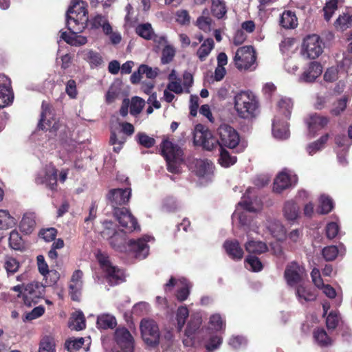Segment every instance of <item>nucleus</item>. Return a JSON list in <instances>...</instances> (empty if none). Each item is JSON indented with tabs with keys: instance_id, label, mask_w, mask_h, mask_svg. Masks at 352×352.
Listing matches in <instances>:
<instances>
[{
	"instance_id": "1",
	"label": "nucleus",
	"mask_w": 352,
	"mask_h": 352,
	"mask_svg": "<svg viewBox=\"0 0 352 352\" xmlns=\"http://www.w3.org/2000/svg\"><path fill=\"white\" fill-rule=\"evenodd\" d=\"M219 140L212 135L205 126L199 124L195 126L193 140L196 145L201 146L204 148L211 151L217 145L230 148H235L239 143L240 138L237 131L232 126L223 124L218 129Z\"/></svg>"
},
{
	"instance_id": "2",
	"label": "nucleus",
	"mask_w": 352,
	"mask_h": 352,
	"mask_svg": "<svg viewBox=\"0 0 352 352\" xmlns=\"http://www.w3.org/2000/svg\"><path fill=\"white\" fill-rule=\"evenodd\" d=\"M278 111L272 122V133L274 138L285 140L289 138L287 120L289 119L293 102L290 98H281L278 102Z\"/></svg>"
},
{
	"instance_id": "3",
	"label": "nucleus",
	"mask_w": 352,
	"mask_h": 352,
	"mask_svg": "<svg viewBox=\"0 0 352 352\" xmlns=\"http://www.w3.org/2000/svg\"><path fill=\"white\" fill-rule=\"evenodd\" d=\"M87 4L82 0H72L66 14V25L69 30L80 33L88 21Z\"/></svg>"
},
{
	"instance_id": "4",
	"label": "nucleus",
	"mask_w": 352,
	"mask_h": 352,
	"mask_svg": "<svg viewBox=\"0 0 352 352\" xmlns=\"http://www.w3.org/2000/svg\"><path fill=\"white\" fill-rule=\"evenodd\" d=\"M118 239L119 236L117 234H114L110 239L109 243L115 250L120 252H129L135 258L142 260L148 255L149 246L147 243L153 240V238L146 235L137 240L131 239L128 241L126 246L117 244L116 241Z\"/></svg>"
},
{
	"instance_id": "5",
	"label": "nucleus",
	"mask_w": 352,
	"mask_h": 352,
	"mask_svg": "<svg viewBox=\"0 0 352 352\" xmlns=\"http://www.w3.org/2000/svg\"><path fill=\"white\" fill-rule=\"evenodd\" d=\"M234 106L240 118L250 119L255 116L258 102L252 91H242L234 96Z\"/></svg>"
},
{
	"instance_id": "6",
	"label": "nucleus",
	"mask_w": 352,
	"mask_h": 352,
	"mask_svg": "<svg viewBox=\"0 0 352 352\" xmlns=\"http://www.w3.org/2000/svg\"><path fill=\"white\" fill-rule=\"evenodd\" d=\"M161 152L166 160L168 170L172 173H180L183 151L178 145L168 140H164L161 144Z\"/></svg>"
},
{
	"instance_id": "7",
	"label": "nucleus",
	"mask_w": 352,
	"mask_h": 352,
	"mask_svg": "<svg viewBox=\"0 0 352 352\" xmlns=\"http://www.w3.org/2000/svg\"><path fill=\"white\" fill-rule=\"evenodd\" d=\"M251 192L252 189L248 188L243 197L244 199L238 204L236 210L232 214V219L237 218L243 226L248 227L250 226L251 218L248 215V212H257L262 209L263 205L260 200L255 199L253 201L246 199V197H248Z\"/></svg>"
},
{
	"instance_id": "8",
	"label": "nucleus",
	"mask_w": 352,
	"mask_h": 352,
	"mask_svg": "<svg viewBox=\"0 0 352 352\" xmlns=\"http://www.w3.org/2000/svg\"><path fill=\"white\" fill-rule=\"evenodd\" d=\"M236 67L240 71H254L257 67L256 52L250 45L239 47L234 57Z\"/></svg>"
},
{
	"instance_id": "9",
	"label": "nucleus",
	"mask_w": 352,
	"mask_h": 352,
	"mask_svg": "<svg viewBox=\"0 0 352 352\" xmlns=\"http://www.w3.org/2000/svg\"><path fill=\"white\" fill-rule=\"evenodd\" d=\"M140 331L142 338L148 346L155 347L159 344L160 339V329L153 320H142Z\"/></svg>"
},
{
	"instance_id": "10",
	"label": "nucleus",
	"mask_w": 352,
	"mask_h": 352,
	"mask_svg": "<svg viewBox=\"0 0 352 352\" xmlns=\"http://www.w3.org/2000/svg\"><path fill=\"white\" fill-rule=\"evenodd\" d=\"M324 44L316 34L309 35L304 38L302 45V54L309 59H316L323 52Z\"/></svg>"
},
{
	"instance_id": "11",
	"label": "nucleus",
	"mask_w": 352,
	"mask_h": 352,
	"mask_svg": "<svg viewBox=\"0 0 352 352\" xmlns=\"http://www.w3.org/2000/svg\"><path fill=\"white\" fill-rule=\"evenodd\" d=\"M97 259L100 267L107 273V279L111 285H116L123 280L124 273L122 270L113 266L109 260V257L102 253L97 254Z\"/></svg>"
},
{
	"instance_id": "12",
	"label": "nucleus",
	"mask_w": 352,
	"mask_h": 352,
	"mask_svg": "<svg viewBox=\"0 0 352 352\" xmlns=\"http://www.w3.org/2000/svg\"><path fill=\"white\" fill-rule=\"evenodd\" d=\"M114 216L120 226L124 229L126 232H132L135 230H140V226L138 225L136 219L127 208H114Z\"/></svg>"
},
{
	"instance_id": "13",
	"label": "nucleus",
	"mask_w": 352,
	"mask_h": 352,
	"mask_svg": "<svg viewBox=\"0 0 352 352\" xmlns=\"http://www.w3.org/2000/svg\"><path fill=\"white\" fill-rule=\"evenodd\" d=\"M35 182L37 184L45 185L47 188L54 190L57 186V170L52 164L46 165L38 173Z\"/></svg>"
},
{
	"instance_id": "14",
	"label": "nucleus",
	"mask_w": 352,
	"mask_h": 352,
	"mask_svg": "<svg viewBox=\"0 0 352 352\" xmlns=\"http://www.w3.org/2000/svg\"><path fill=\"white\" fill-rule=\"evenodd\" d=\"M305 275L304 267L295 261L288 263L284 272L285 279L290 287L296 286L300 283Z\"/></svg>"
},
{
	"instance_id": "15",
	"label": "nucleus",
	"mask_w": 352,
	"mask_h": 352,
	"mask_svg": "<svg viewBox=\"0 0 352 352\" xmlns=\"http://www.w3.org/2000/svg\"><path fill=\"white\" fill-rule=\"evenodd\" d=\"M45 292V287L38 282H32L27 284L23 288V298L24 303L32 306V303H36L37 300L41 298Z\"/></svg>"
},
{
	"instance_id": "16",
	"label": "nucleus",
	"mask_w": 352,
	"mask_h": 352,
	"mask_svg": "<svg viewBox=\"0 0 352 352\" xmlns=\"http://www.w3.org/2000/svg\"><path fill=\"white\" fill-rule=\"evenodd\" d=\"M38 127L41 129L56 131L59 128L58 122L53 118V113L49 104L43 102L42 103V112Z\"/></svg>"
},
{
	"instance_id": "17",
	"label": "nucleus",
	"mask_w": 352,
	"mask_h": 352,
	"mask_svg": "<svg viewBox=\"0 0 352 352\" xmlns=\"http://www.w3.org/2000/svg\"><path fill=\"white\" fill-rule=\"evenodd\" d=\"M174 286H176L177 288L176 294L177 300L179 301L186 300L190 293V284L188 281L184 278L175 279L171 277L169 281L165 284L164 289L166 292L170 291Z\"/></svg>"
},
{
	"instance_id": "18",
	"label": "nucleus",
	"mask_w": 352,
	"mask_h": 352,
	"mask_svg": "<svg viewBox=\"0 0 352 352\" xmlns=\"http://www.w3.org/2000/svg\"><path fill=\"white\" fill-rule=\"evenodd\" d=\"M297 181L296 175H292L285 170L280 172L274 179L273 190L276 192L280 193L284 190L295 185Z\"/></svg>"
},
{
	"instance_id": "19",
	"label": "nucleus",
	"mask_w": 352,
	"mask_h": 352,
	"mask_svg": "<svg viewBox=\"0 0 352 352\" xmlns=\"http://www.w3.org/2000/svg\"><path fill=\"white\" fill-rule=\"evenodd\" d=\"M115 340L123 352H133L134 340L127 329L124 327L116 329Z\"/></svg>"
},
{
	"instance_id": "20",
	"label": "nucleus",
	"mask_w": 352,
	"mask_h": 352,
	"mask_svg": "<svg viewBox=\"0 0 352 352\" xmlns=\"http://www.w3.org/2000/svg\"><path fill=\"white\" fill-rule=\"evenodd\" d=\"M131 196V188H114L109 190L107 195V199L113 207L117 208V206L126 204Z\"/></svg>"
},
{
	"instance_id": "21",
	"label": "nucleus",
	"mask_w": 352,
	"mask_h": 352,
	"mask_svg": "<svg viewBox=\"0 0 352 352\" xmlns=\"http://www.w3.org/2000/svg\"><path fill=\"white\" fill-rule=\"evenodd\" d=\"M201 324V317L198 314H192L190 319L187 324V327L185 331V338L183 340L184 344L186 346H190L194 344V339L197 331L199 330Z\"/></svg>"
},
{
	"instance_id": "22",
	"label": "nucleus",
	"mask_w": 352,
	"mask_h": 352,
	"mask_svg": "<svg viewBox=\"0 0 352 352\" xmlns=\"http://www.w3.org/2000/svg\"><path fill=\"white\" fill-rule=\"evenodd\" d=\"M329 122V118L317 113H314L309 116V118L306 120L309 135L311 138H314L317 134L318 131L322 129Z\"/></svg>"
},
{
	"instance_id": "23",
	"label": "nucleus",
	"mask_w": 352,
	"mask_h": 352,
	"mask_svg": "<svg viewBox=\"0 0 352 352\" xmlns=\"http://www.w3.org/2000/svg\"><path fill=\"white\" fill-rule=\"evenodd\" d=\"M343 69L346 72H352V60L348 56H345L340 64L337 67H329L324 73V79L327 82H333L338 78L339 69Z\"/></svg>"
},
{
	"instance_id": "24",
	"label": "nucleus",
	"mask_w": 352,
	"mask_h": 352,
	"mask_svg": "<svg viewBox=\"0 0 352 352\" xmlns=\"http://www.w3.org/2000/svg\"><path fill=\"white\" fill-rule=\"evenodd\" d=\"M82 272L79 270H75L72 276L69 289V294L73 300L78 301L80 299L82 287Z\"/></svg>"
},
{
	"instance_id": "25",
	"label": "nucleus",
	"mask_w": 352,
	"mask_h": 352,
	"mask_svg": "<svg viewBox=\"0 0 352 352\" xmlns=\"http://www.w3.org/2000/svg\"><path fill=\"white\" fill-rule=\"evenodd\" d=\"M322 72V67L318 62H311L299 78L300 82H314Z\"/></svg>"
},
{
	"instance_id": "26",
	"label": "nucleus",
	"mask_w": 352,
	"mask_h": 352,
	"mask_svg": "<svg viewBox=\"0 0 352 352\" xmlns=\"http://www.w3.org/2000/svg\"><path fill=\"white\" fill-rule=\"evenodd\" d=\"M194 165V171L199 177H209L213 173V164L208 160H196Z\"/></svg>"
},
{
	"instance_id": "27",
	"label": "nucleus",
	"mask_w": 352,
	"mask_h": 352,
	"mask_svg": "<svg viewBox=\"0 0 352 352\" xmlns=\"http://www.w3.org/2000/svg\"><path fill=\"white\" fill-rule=\"evenodd\" d=\"M266 227L271 234L277 240H283L286 236V230L283 224L276 219H267Z\"/></svg>"
},
{
	"instance_id": "28",
	"label": "nucleus",
	"mask_w": 352,
	"mask_h": 352,
	"mask_svg": "<svg viewBox=\"0 0 352 352\" xmlns=\"http://www.w3.org/2000/svg\"><path fill=\"white\" fill-rule=\"evenodd\" d=\"M226 253L234 260H240L243 256V250L236 241L227 240L223 244Z\"/></svg>"
},
{
	"instance_id": "29",
	"label": "nucleus",
	"mask_w": 352,
	"mask_h": 352,
	"mask_svg": "<svg viewBox=\"0 0 352 352\" xmlns=\"http://www.w3.org/2000/svg\"><path fill=\"white\" fill-rule=\"evenodd\" d=\"M296 296L301 304L309 301H314L316 298V294L311 290L302 285H299L296 289Z\"/></svg>"
},
{
	"instance_id": "30",
	"label": "nucleus",
	"mask_w": 352,
	"mask_h": 352,
	"mask_svg": "<svg viewBox=\"0 0 352 352\" xmlns=\"http://www.w3.org/2000/svg\"><path fill=\"white\" fill-rule=\"evenodd\" d=\"M69 31V34H67L66 32H60V38L64 40L67 43L74 46H80L87 43V37L78 35V33L77 32Z\"/></svg>"
},
{
	"instance_id": "31",
	"label": "nucleus",
	"mask_w": 352,
	"mask_h": 352,
	"mask_svg": "<svg viewBox=\"0 0 352 352\" xmlns=\"http://www.w3.org/2000/svg\"><path fill=\"white\" fill-rule=\"evenodd\" d=\"M283 214L288 221L294 222L299 216V207L294 201H287L284 205Z\"/></svg>"
},
{
	"instance_id": "32",
	"label": "nucleus",
	"mask_w": 352,
	"mask_h": 352,
	"mask_svg": "<svg viewBox=\"0 0 352 352\" xmlns=\"http://www.w3.org/2000/svg\"><path fill=\"white\" fill-rule=\"evenodd\" d=\"M35 216L33 213H25L19 225L20 230L25 234H31L35 228Z\"/></svg>"
},
{
	"instance_id": "33",
	"label": "nucleus",
	"mask_w": 352,
	"mask_h": 352,
	"mask_svg": "<svg viewBox=\"0 0 352 352\" xmlns=\"http://www.w3.org/2000/svg\"><path fill=\"white\" fill-rule=\"evenodd\" d=\"M82 58L88 62L91 67H98L102 63V58L100 54L92 50L86 49L80 52Z\"/></svg>"
},
{
	"instance_id": "34",
	"label": "nucleus",
	"mask_w": 352,
	"mask_h": 352,
	"mask_svg": "<svg viewBox=\"0 0 352 352\" xmlns=\"http://www.w3.org/2000/svg\"><path fill=\"white\" fill-rule=\"evenodd\" d=\"M96 324L98 329H113L117 325V321L113 315L102 314L98 316Z\"/></svg>"
},
{
	"instance_id": "35",
	"label": "nucleus",
	"mask_w": 352,
	"mask_h": 352,
	"mask_svg": "<svg viewBox=\"0 0 352 352\" xmlns=\"http://www.w3.org/2000/svg\"><path fill=\"white\" fill-rule=\"evenodd\" d=\"M329 135L328 133L321 136L318 140L314 141L306 146V151L309 155H313L317 152L323 149L328 141Z\"/></svg>"
},
{
	"instance_id": "36",
	"label": "nucleus",
	"mask_w": 352,
	"mask_h": 352,
	"mask_svg": "<svg viewBox=\"0 0 352 352\" xmlns=\"http://www.w3.org/2000/svg\"><path fill=\"white\" fill-rule=\"evenodd\" d=\"M214 43L212 38H208L204 41L197 51V56L201 61H204L214 48Z\"/></svg>"
},
{
	"instance_id": "37",
	"label": "nucleus",
	"mask_w": 352,
	"mask_h": 352,
	"mask_svg": "<svg viewBox=\"0 0 352 352\" xmlns=\"http://www.w3.org/2000/svg\"><path fill=\"white\" fill-rule=\"evenodd\" d=\"M280 25L285 29H293L298 25V21L294 12L287 10L285 11L280 17Z\"/></svg>"
},
{
	"instance_id": "38",
	"label": "nucleus",
	"mask_w": 352,
	"mask_h": 352,
	"mask_svg": "<svg viewBox=\"0 0 352 352\" xmlns=\"http://www.w3.org/2000/svg\"><path fill=\"white\" fill-rule=\"evenodd\" d=\"M38 352H56L55 338L52 336H43L39 343Z\"/></svg>"
},
{
	"instance_id": "39",
	"label": "nucleus",
	"mask_w": 352,
	"mask_h": 352,
	"mask_svg": "<svg viewBox=\"0 0 352 352\" xmlns=\"http://www.w3.org/2000/svg\"><path fill=\"white\" fill-rule=\"evenodd\" d=\"M16 219L6 210H0V230H8L14 227Z\"/></svg>"
},
{
	"instance_id": "40",
	"label": "nucleus",
	"mask_w": 352,
	"mask_h": 352,
	"mask_svg": "<svg viewBox=\"0 0 352 352\" xmlns=\"http://www.w3.org/2000/svg\"><path fill=\"white\" fill-rule=\"evenodd\" d=\"M245 248L248 252L252 254H262L267 250V246L265 243L254 240L248 241Z\"/></svg>"
},
{
	"instance_id": "41",
	"label": "nucleus",
	"mask_w": 352,
	"mask_h": 352,
	"mask_svg": "<svg viewBox=\"0 0 352 352\" xmlns=\"http://www.w3.org/2000/svg\"><path fill=\"white\" fill-rule=\"evenodd\" d=\"M14 96L11 89L8 86L0 85V108L10 104Z\"/></svg>"
},
{
	"instance_id": "42",
	"label": "nucleus",
	"mask_w": 352,
	"mask_h": 352,
	"mask_svg": "<svg viewBox=\"0 0 352 352\" xmlns=\"http://www.w3.org/2000/svg\"><path fill=\"white\" fill-rule=\"evenodd\" d=\"M69 327L76 331L85 328V319L82 311H76L69 322Z\"/></svg>"
},
{
	"instance_id": "43",
	"label": "nucleus",
	"mask_w": 352,
	"mask_h": 352,
	"mask_svg": "<svg viewBox=\"0 0 352 352\" xmlns=\"http://www.w3.org/2000/svg\"><path fill=\"white\" fill-rule=\"evenodd\" d=\"M138 35L146 40H151L154 36V31L151 23H146L138 25L135 28Z\"/></svg>"
},
{
	"instance_id": "44",
	"label": "nucleus",
	"mask_w": 352,
	"mask_h": 352,
	"mask_svg": "<svg viewBox=\"0 0 352 352\" xmlns=\"http://www.w3.org/2000/svg\"><path fill=\"white\" fill-rule=\"evenodd\" d=\"M92 28L98 29L101 28L104 33H109L111 25L106 17L102 15L96 16L91 21Z\"/></svg>"
},
{
	"instance_id": "45",
	"label": "nucleus",
	"mask_w": 352,
	"mask_h": 352,
	"mask_svg": "<svg viewBox=\"0 0 352 352\" xmlns=\"http://www.w3.org/2000/svg\"><path fill=\"white\" fill-rule=\"evenodd\" d=\"M211 10L214 16L218 19L223 18L227 12L225 2L222 0H211Z\"/></svg>"
},
{
	"instance_id": "46",
	"label": "nucleus",
	"mask_w": 352,
	"mask_h": 352,
	"mask_svg": "<svg viewBox=\"0 0 352 352\" xmlns=\"http://www.w3.org/2000/svg\"><path fill=\"white\" fill-rule=\"evenodd\" d=\"M189 316V311L186 307H179L176 312L177 328L181 331L186 323V318Z\"/></svg>"
},
{
	"instance_id": "47",
	"label": "nucleus",
	"mask_w": 352,
	"mask_h": 352,
	"mask_svg": "<svg viewBox=\"0 0 352 352\" xmlns=\"http://www.w3.org/2000/svg\"><path fill=\"white\" fill-rule=\"evenodd\" d=\"M314 338L316 342L322 346H328L332 342L323 329H316L314 332Z\"/></svg>"
},
{
	"instance_id": "48",
	"label": "nucleus",
	"mask_w": 352,
	"mask_h": 352,
	"mask_svg": "<svg viewBox=\"0 0 352 352\" xmlns=\"http://www.w3.org/2000/svg\"><path fill=\"white\" fill-rule=\"evenodd\" d=\"M129 104L130 113L135 116L141 113L144 107L145 102L142 98L138 96H135L131 98V103L129 102Z\"/></svg>"
},
{
	"instance_id": "49",
	"label": "nucleus",
	"mask_w": 352,
	"mask_h": 352,
	"mask_svg": "<svg viewBox=\"0 0 352 352\" xmlns=\"http://www.w3.org/2000/svg\"><path fill=\"white\" fill-rule=\"evenodd\" d=\"M333 208L332 199L326 195H321L320 198V205L318 212L320 214H327L331 211Z\"/></svg>"
},
{
	"instance_id": "50",
	"label": "nucleus",
	"mask_w": 352,
	"mask_h": 352,
	"mask_svg": "<svg viewBox=\"0 0 352 352\" xmlns=\"http://www.w3.org/2000/svg\"><path fill=\"white\" fill-rule=\"evenodd\" d=\"M225 327V324L219 314H214L210 316L209 321V328L208 331H219Z\"/></svg>"
},
{
	"instance_id": "51",
	"label": "nucleus",
	"mask_w": 352,
	"mask_h": 352,
	"mask_svg": "<svg viewBox=\"0 0 352 352\" xmlns=\"http://www.w3.org/2000/svg\"><path fill=\"white\" fill-rule=\"evenodd\" d=\"M210 334V338L206 344V349L208 351L212 352L218 349L222 343V337L217 335H212L210 331H208Z\"/></svg>"
},
{
	"instance_id": "52",
	"label": "nucleus",
	"mask_w": 352,
	"mask_h": 352,
	"mask_svg": "<svg viewBox=\"0 0 352 352\" xmlns=\"http://www.w3.org/2000/svg\"><path fill=\"white\" fill-rule=\"evenodd\" d=\"M19 263L16 258L11 256L6 257L4 267L8 276L16 272L19 268Z\"/></svg>"
},
{
	"instance_id": "53",
	"label": "nucleus",
	"mask_w": 352,
	"mask_h": 352,
	"mask_svg": "<svg viewBox=\"0 0 352 352\" xmlns=\"http://www.w3.org/2000/svg\"><path fill=\"white\" fill-rule=\"evenodd\" d=\"M219 162L222 166L229 167L236 163V157L230 156L227 151L221 149Z\"/></svg>"
},
{
	"instance_id": "54",
	"label": "nucleus",
	"mask_w": 352,
	"mask_h": 352,
	"mask_svg": "<svg viewBox=\"0 0 352 352\" xmlns=\"http://www.w3.org/2000/svg\"><path fill=\"white\" fill-rule=\"evenodd\" d=\"M246 267L252 272H260L263 269V264L258 258L249 256L245 259Z\"/></svg>"
},
{
	"instance_id": "55",
	"label": "nucleus",
	"mask_w": 352,
	"mask_h": 352,
	"mask_svg": "<svg viewBox=\"0 0 352 352\" xmlns=\"http://www.w3.org/2000/svg\"><path fill=\"white\" fill-rule=\"evenodd\" d=\"M84 341L85 340L83 338H71L67 340L65 343V348L69 352L78 350L83 345Z\"/></svg>"
},
{
	"instance_id": "56",
	"label": "nucleus",
	"mask_w": 352,
	"mask_h": 352,
	"mask_svg": "<svg viewBox=\"0 0 352 352\" xmlns=\"http://www.w3.org/2000/svg\"><path fill=\"white\" fill-rule=\"evenodd\" d=\"M136 140L138 144L145 148H151L155 144V140L153 138L148 136L143 132L138 133L136 135Z\"/></svg>"
},
{
	"instance_id": "57",
	"label": "nucleus",
	"mask_w": 352,
	"mask_h": 352,
	"mask_svg": "<svg viewBox=\"0 0 352 352\" xmlns=\"http://www.w3.org/2000/svg\"><path fill=\"white\" fill-rule=\"evenodd\" d=\"M175 55V48L167 45L162 50L161 62L162 64H168L171 62Z\"/></svg>"
},
{
	"instance_id": "58",
	"label": "nucleus",
	"mask_w": 352,
	"mask_h": 352,
	"mask_svg": "<svg viewBox=\"0 0 352 352\" xmlns=\"http://www.w3.org/2000/svg\"><path fill=\"white\" fill-rule=\"evenodd\" d=\"M338 0H329L324 7V16L326 21H329L332 17L333 14L337 10Z\"/></svg>"
},
{
	"instance_id": "59",
	"label": "nucleus",
	"mask_w": 352,
	"mask_h": 352,
	"mask_svg": "<svg viewBox=\"0 0 352 352\" xmlns=\"http://www.w3.org/2000/svg\"><path fill=\"white\" fill-rule=\"evenodd\" d=\"M10 247L14 250H19L22 246V239L19 232L16 230H12L10 233L9 237Z\"/></svg>"
},
{
	"instance_id": "60",
	"label": "nucleus",
	"mask_w": 352,
	"mask_h": 352,
	"mask_svg": "<svg viewBox=\"0 0 352 352\" xmlns=\"http://www.w3.org/2000/svg\"><path fill=\"white\" fill-rule=\"evenodd\" d=\"M37 265L38 271L43 276H46L47 274L52 273L56 276V278H58L56 272L49 271L48 265L43 255H38L37 256Z\"/></svg>"
},
{
	"instance_id": "61",
	"label": "nucleus",
	"mask_w": 352,
	"mask_h": 352,
	"mask_svg": "<svg viewBox=\"0 0 352 352\" xmlns=\"http://www.w3.org/2000/svg\"><path fill=\"white\" fill-rule=\"evenodd\" d=\"M190 16L186 10H179L175 12V21L182 25L190 23Z\"/></svg>"
},
{
	"instance_id": "62",
	"label": "nucleus",
	"mask_w": 352,
	"mask_h": 352,
	"mask_svg": "<svg viewBox=\"0 0 352 352\" xmlns=\"http://www.w3.org/2000/svg\"><path fill=\"white\" fill-rule=\"evenodd\" d=\"M338 252V249L336 245L327 246L322 250V255L327 261L334 260L337 257Z\"/></svg>"
},
{
	"instance_id": "63",
	"label": "nucleus",
	"mask_w": 352,
	"mask_h": 352,
	"mask_svg": "<svg viewBox=\"0 0 352 352\" xmlns=\"http://www.w3.org/2000/svg\"><path fill=\"white\" fill-rule=\"evenodd\" d=\"M159 69L155 68H152L147 65L142 64L140 65V72H142V74H145L146 78L149 79H154L157 77L158 74Z\"/></svg>"
},
{
	"instance_id": "64",
	"label": "nucleus",
	"mask_w": 352,
	"mask_h": 352,
	"mask_svg": "<svg viewBox=\"0 0 352 352\" xmlns=\"http://www.w3.org/2000/svg\"><path fill=\"white\" fill-rule=\"evenodd\" d=\"M56 230L54 228H50L47 229L42 230L39 235L41 238H43L45 241L50 242L53 241L56 236Z\"/></svg>"
}]
</instances>
